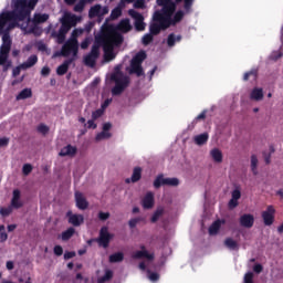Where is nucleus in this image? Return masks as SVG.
Here are the masks:
<instances>
[{
    "label": "nucleus",
    "instance_id": "nucleus-1",
    "mask_svg": "<svg viewBox=\"0 0 283 283\" xmlns=\"http://www.w3.org/2000/svg\"><path fill=\"white\" fill-rule=\"evenodd\" d=\"M70 54H73V57L65 60L60 66L56 69L57 76H65L67 74V70H70V64L74 63V56L78 55V40L76 39V30L72 32V38H70L62 46L60 53H56V56L67 57Z\"/></svg>",
    "mask_w": 283,
    "mask_h": 283
},
{
    "label": "nucleus",
    "instance_id": "nucleus-2",
    "mask_svg": "<svg viewBox=\"0 0 283 283\" xmlns=\"http://www.w3.org/2000/svg\"><path fill=\"white\" fill-rule=\"evenodd\" d=\"M36 3H39V0H17L14 2V10L20 14V21H25L28 19V22L32 21V18L30 15L32 14V10L36 8Z\"/></svg>",
    "mask_w": 283,
    "mask_h": 283
},
{
    "label": "nucleus",
    "instance_id": "nucleus-3",
    "mask_svg": "<svg viewBox=\"0 0 283 283\" xmlns=\"http://www.w3.org/2000/svg\"><path fill=\"white\" fill-rule=\"evenodd\" d=\"M111 81L115 83V86L112 88L113 96H120L129 87V76L123 74L120 71L114 72L111 75Z\"/></svg>",
    "mask_w": 283,
    "mask_h": 283
},
{
    "label": "nucleus",
    "instance_id": "nucleus-4",
    "mask_svg": "<svg viewBox=\"0 0 283 283\" xmlns=\"http://www.w3.org/2000/svg\"><path fill=\"white\" fill-rule=\"evenodd\" d=\"M147 59V53L145 51H139L130 61L129 74H136V76H145V71L143 70V61Z\"/></svg>",
    "mask_w": 283,
    "mask_h": 283
},
{
    "label": "nucleus",
    "instance_id": "nucleus-5",
    "mask_svg": "<svg viewBox=\"0 0 283 283\" xmlns=\"http://www.w3.org/2000/svg\"><path fill=\"white\" fill-rule=\"evenodd\" d=\"M153 21H155V23L149 25V32L153 36L160 34L161 30H167L169 28L166 27L165 15L158 11H155Z\"/></svg>",
    "mask_w": 283,
    "mask_h": 283
},
{
    "label": "nucleus",
    "instance_id": "nucleus-6",
    "mask_svg": "<svg viewBox=\"0 0 283 283\" xmlns=\"http://www.w3.org/2000/svg\"><path fill=\"white\" fill-rule=\"evenodd\" d=\"M164 14V23H166V28H171V25H178L182 19H185V11L178 10L177 12H171L170 14Z\"/></svg>",
    "mask_w": 283,
    "mask_h": 283
},
{
    "label": "nucleus",
    "instance_id": "nucleus-7",
    "mask_svg": "<svg viewBox=\"0 0 283 283\" xmlns=\"http://www.w3.org/2000/svg\"><path fill=\"white\" fill-rule=\"evenodd\" d=\"M180 185V180L176 177L174 178H165L164 175H158L154 181L155 189H160L163 186L167 187H178Z\"/></svg>",
    "mask_w": 283,
    "mask_h": 283
},
{
    "label": "nucleus",
    "instance_id": "nucleus-8",
    "mask_svg": "<svg viewBox=\"0 0 283 283\" xmlns=\"http://www.w3.org/2000/svg\"><path fill=\"white\" fill-rule=\"evenodd\" d=\"M101 56V44H93L91 52L84 57V64L88 67H94L96 61Z\"/></svg>",
    "mask_w": 283,
    "mask_h": 283
},
{
    "label": "nucleus",
    "instance_id": "nucleus-9",
    "mask_svg": "<svg viewBox=\"0 0 283 283\" xmlns=\"http://www.w3.org/2000/svg\"><path fill=\"white\" fill-rule=\"evenodd\" d=\"M128 14L129 17H132V19H134V25H135V30L137 32H144L145 28H147V24L145 23V17L142 15L140 12L130 9L128 10Z\"/></svg>",
    "mask_w": 283,
    "mask_h": 283
},
{
    "label": "nucleus",
    "instance_id": "nucleus-10",
    "mask_svg": "<svg viewBox=\"0 0 283 283\" xmlns=\"http://www.w3.org/2000/svg\"><path fill=\"white\" fill-rule=\"evenodd\" d=\"M21 13H17V9L13 8L11 12H6L0 14V30H3L6 28V23L8 21H21Z\"/></svg>",
    "mask_w": 283,
    "mask_h": 283
},
{
    "label": "nucleus",
    "instance_id": "nucleus-11",
    "mask_svg": "<svg viewBox=\"0 0 283 283\" xmlns=\"http://www.w3.org/2000/svg\"><path fill=\"white\" fill-rule=\"evenodd\" d=\"M114 238V234L109 233V230L107 227H102L99 230V238L97 240L98 244L103 247L104 249H107L109 247V242H112Z\"/></svg>",
    "mask_w": 283,
    "mask_h": 283
},
{
    "label": "nucleus",
    "instance_id": "nucleus-12",
    "mask_svg": "<svg viewBox=\"0 0 283 283\" xmlns=\"http://www.w3.org/2000/svg\"><path fill=\"white\" fill-rule=\"evenodd\" d=\"M261 218L265 227H271L275 222V207L268 206L266 210L261 213Z\"/></svg>",
    "mask_w": 283,
    "mask_h": 283
},
{
    "label": "nucleus",
    "instance_id": "nucleus-13",
    "mask_svg": "<svg viewBox=\"0 0 283 283\" xmlns=\"http://www.w3.org/2000/svg\"><path fill=\"white\" fill-rule=\"evenodd\" d=\"M72 25H74V17L72 15L64 17V19L62 20V24L59 29V32L67 34L70 30H72Z\"/></svg>",
    "mask_w": 283,
    "mask_h": 283
},
{
    "label": "nucleus",
    "instance_id": "nucleus-14",
    "mask_svg": "<svg viewBox=\"0 0 283 283\" xmlns=\"http://www.w3.org/2000/svg\"><path fill=\"white\" fill-rule=\"evenodd\" d=\"M99 43L103 45L104 52H113L114 51V44L112 41V36L109 35H102L99 38Z\"/></svg>",
    "mask_w": 283,
    "mask_h": 283
},
{
    "label": "nucleus",
    "instance_id": "nucleus-15",
    "mask_svg": "<svg viewBox=\"0 0 283 283\" xmlns=\"http://www.w3.org/2000/svg\"><path fill=\"white\" fill-rule=\"evenodd\" d=\"M239 222L244 229H251L255 224V218L253 214H243L240 217Z\"/></svg>",
    "mask_w": 283,
    "mask_h": 283
},
{
    "label": "nucleus",
    "instance_id": "nucleus-16",
    "mask_svg": "<svg viewBox=\"0 0 283 283\" xmlns=\"http://www.w3.org/2000/svg\"><path fill=\"white\" fill-rule=\"evenodd\" d=\"M66 216L69 218L70 224H73V227H81V224L85 222V218L83 217V214H72V212L69 211Z\"/></svg>",
    "mask_w": 283,
    "mask_h": 283
},
{
    "label": "nucleus",
    "instance_id": "nucleus-17",
    "mask_svg": "<svg viewBox=\"0 0 283 283\" xmlns=\"http://www.w3.org/2000/svg\"><path fill=\"white\" fill-rule=\"evenodd\" d=\"M75 202H76L77 209H81L82 211H85V209L90 207L87 199H85V197H83V193L81 192H75Z\"/></svg>",
    "mask_w": 283,
    "mask_h": 283
},
{
    "label": "nucleus",
    "instance_id": "nucleus-18",
    "mask_svg": "<svg viewBox=\"0 0 283 283\" xmlns=\"http://www.w3.org/2000/svg\"><path fill=\"white\" fill-rule=\"evenodd\" d=\"M11 207L13 209H21V207H23V202L21 201V190L19 189L13 190Z\"/></svg>",
    "mask_w": 283,
    "mask_h": 283
},
{
    "label": "nucleus",
    "instance_id": "nucleus-19",
    "mask_svg": "<svg viewBox=\"0 0 283 283\" xmlns=\"http://www.w3.org/2000/svg\"><path fill=\"white\" fill-rule=\"evenodd\" d=\"M140 251H136L133 254L134 260H143V258H146V260H154V254H149L147 250H145V245L140 247Z\"/></svg>",
    "mask_w": 283,
    "mask_h": 283
},
{
    "label": "nucleus",
    "instance_id": "nucleus-20",
    "mask_svg": "<svg viewBox=\"0 0 283 283\" xmlns=\"http://www.w3.org/2000/svg\"><path fill=\"white\" fill-rule=\"evenodd\" d=\"M50 19V14L48 13H34L33 19L30 20L33 22V25H41V23H45Z\"/></svg>",
    "mask_w": 283,
    "mask_h": 283
},
{
    "label": "nucleus",
    "instance_id": "nucleus-21",
    "mask_svg": "<svg viewBox=\"0 0 283 283\" xmlns=\"http://www.w3.org/2000/svg\"><path fill=\"white\" fill-rule=\"evenodd\" d=\"M154 202V192H147L142 200V205L145 209H153Z\"/></svg>",
    "mask_w": 283,
    "mask_h": 283
},
{
    "label": "nucleus",
    "instance_id": "nucleus-22",
    "mask_svg": "<svg viewBox=\"0 0 283 283\" xmlns=\"http://www.w3.org/2000/svg\"><path fill=\"white\" fill-rule=\"evenodd\" d=\"M195 145L202 147V145H207L209 142V133H202L193 137Z\"/></svg>",
    "mask_w": 283,
    "mask_h": 283
},
{
    "label": "nucleus",
    "instance_id": "nucleus-23",
    "mask_svg": "<svg viewBox=\"0 0 283 283\" xmlns=\"http://www.w3.org/2000/svg\"><path fill=\"white\" fill-rule=\"evenodd\" d=\"M39 63V57L36 55H31L28 57L25 62L21 64L22 70H28L30 67H34Z\"/></svg>",
    "mask_w": 283,
    "mask_h": 283
},
{
    "label": "nucleus",
    "instance_id": "nucleus-24",
    "mask_svg": "<svg viewBox=\"0 0 283 283\" xmlns=\"http://www.w3.org/2000/svg\"><path fill=\"white\" fill-rule=\"evenodd\" d=\"M59 156L65 157V156H76V147L72 145H67L61 149L59 153Z\"/></svg>",
    "mask_w": 283,
    "mask_h": 283
},
{
    "label": "nucleus",
    "instance_id": "nucleus-25",
    "mask_svg": "<svg viewBox=\"0 0 283 283\" xmlns=\"http://www.w3.org/2000/svg\"><path fill=\"white\" fill-rule=\"evenodd\" d=\"M251 101H262L264 98V91L262 88L254 87L250 93Z\"/></svg>",
    "mask_w": 283,
    "mask_h": 283
},
{
    "label": "nucleus",
    "instance_id": "nucleus-26",
    "mask_svg": "<svg viewBox=\"0 0 283 283\" xmlns=\"http://www.w3.org/2000/svg\"><path fill=\"white\" fill-rule=\"evenodd\" d=\"M182 41V35H176L175 33H170L167 38L168 48H174L176 43H180Z\"/></svg>",
    "mask_w": 283,
    "mask_h": 283
},
{
    "label": "nucleus",
    "instance_id": "nucleus-27",
    "mask_svg": "<svg viewBox=\"0 0 283 283\" xmlns=\"http://www.w3.org/2000/svg\"><path fill=\"white\" fill-rule=\"evenodd\" d=\"M223 244L230 251H238L240 249V244H238V241L233 240L232 238H227Z\"/></svg>",
    "mask_w": 283,
    "mask_h": 283
},
{
    "label": "nucleus",
    "instance_id": "nucleus-28",
    "mask_svg": "<svg viewBox=\"0 0 283 283\" xmlns=\"http://www.w3.org/2000/svg\"><path fill=\"white\" fill-rule=\"evenodd\" d=\"M102 10H103V7L101 4H95L91 7L88 11L90 19H96V17H101Z\"/></svg>",
    "mask_w": 283,
    "mask_h": 283
},
{
    "label": "nucleus",
    "instance_id": "nucleus-29",
    "mask_svg": "<svg viewBox=\"0 0 283 283\" xmlns=\"http://www.w3.org/2000/svg\"><path fill=\"white\" fill-rule=\"evenodd\" d=\"M125 260V254L123 252H116L109 255L108 262L111 264H116L118 262H123Z\"/></svg>",
    "mask_w": 283,
    "mask_h": 283
},
{
    "label": "nucleus",
    "instance_id": "nucleus-30",
    "mask_svg": "<svg viewBox=\"0 0 283 283\" xmlns=\"http://www.w3.org/2000/svg\"><path fill=\"white\" fill-rule=\"evenodd\" d=\"M25 98H32V88L22 90L15 97L17 101H25Z\"/></svg>",
    "mask_w": 283,
    "mask_h": 283
},
{
    "label": "nucleus",
    "instance_id": "nucleus-31",
    "mask_svg": "<svg viewBox=\"0 0 283 283\" xmlns=\"http://www.w3.org/2000/svg\"><path fill=\"white\" fill-rule=\"evenodd\" d=\"M210 156L214 163H222V150L219 148H213L210 151Z\"/></svg>",
    "mask_w": 283,
    "mask_h": 283
},
{
    "label": "nucleus",
    "instance_id": "nucleus-32",
    "mask_svg": "<svg viewBox=\"0 0 283 283\" xmlns=\"http://www.w3.org/2000/svg\"><path fill=\"white\" fill-rule=\"evenodd\" d=\"M117 28L120 32H129L132 30V23L129 22V19H124L118 23Z\"/></svg>",
    "mask_w": 283,
    "mask_h": 283
},
{
    "label": "nucleus",
    "instance_id": "nucleus-33",
    "mask_svg": "<svg viewBox=\"0 0 283 283\" xmlns=\"http://www.w3.org/2000/svg\"><path fill=\"white\" fill-rule=\"evenodd\" d=\"M143 178V168L135 167L130 177L132 182H138Z\"/></svg>",
    "mask_w": 283,
    "mask_h": 283
},
{
    "label": "nucleus",
    "instance_id": "nucleus-34",
    "mask_svg": "<svg viewBox=\"0 0 283 283\" xmlns=\"http://www.w3.org/2000/svg\"><path fill=\"white\" fill-rule=\"evenodd\" d=\"M74 233H76V230L71 227L62 232L61 239L63 240V242H67V240H71Z\"/></svg>",
    "mask_w": 283,
    "mask_h": 283
},
{
    "label": "nucleus",
    "instance_id": "nucleus-35",
    "mask_svg": "<svg viewBox=\"0 0 283 283\" xmlns=\"http://www.w3.org/2000/svg\"><path fill=\"white\" fill-rule=\"evenodd\" d=\"M220 227H222V221L217 220L209 227V234L216 235L220 231Z\"/></svg>",
    "mask_w": 283,
    "mask_h": 283
},
{
    "label": "nucleus",
    "instance_id": "nucleus-36",
    "mask_svg": "<svg viewBox=\"0 0 283 283\" xmlns=\"http://www.w3.org/2000/svg\"><path fill=\"white\" fill-rule=\"evenodd\" d=\"M165 213V208L159 207L156 209V211L154 212L153 217L150 218V222L156 223L158 222V220H160V218L164 216Z\"/></svg>",
    "mask_w": 283,
    "mask_h": 283
},
{
    "label": "nucleus",
    "instance_id": "nucleus-37",
    "mask_svg": "<svg viewBox=\"0 0 283 283\" xmlns=\"http://www.w3.org/2000/svg\"><path fill=\"white\" fill-rule=\"evenodd\" d=\"M27 34H34V36H41L43 34V29L39 27V24H34L33 27L29 28Z\"/></svg>",
    "mask_w": 283,
    "mask_h": 283
},
{
    "label": "nucleus",
    "instance_id": "nucleus-38",
    "mask_svg": "<svg viewBox=\"0 0 283 283\" xmlns=\"http://www.w3.org/2000/svg\"><path fill=\"white\" fill-rule=\"evenodd\" d=\"M112 277H114V272L112 270H106L105 274L97 279V283L109 282V280H112Z\"/></svg>",
    "mask_w": 283,
    "mask_h": 283
},
{
    "label": "nucleus",
    "instance_id": "nucleus-39",
    "mask_svg": "<svg viewBox=\"0 0 283 283\" xmlns=\"http://www.w3.org/2000/svg\"><path fill=\"white\" fill-rule=\"evenodd\" d=\"M252 78V81H258V70L252 69L251 71L244 73L243 81H249Z\"/></svg>",
    "mask_w": 283,
    "mask_h": 283
},
{
    "label": "nucleus",
    "instance_id": "nucleus-40",
    "mask_svg": "<svg viewBox=\"0 0 283 283\" xmlns=\"http://www.w3.org/2000/svg\"><path fill=\"white\" fill-rule=\"evenodd\" d=\"M251 171L254 176H258V156H251Z\"/></svg>",
    "mask_w": 283,
    "mask_h": 283
},
{
    "label": "nucleus",
    "instance_id": "nucleus-41",
    "mask_svg": "<svg viewBox=\"0 0 283 283\" xmlns=\"http://www.w3.org/2000/svg\"><path fill=\"white\" fill-rule=\"evenodd\" d=\"M184 1V10H186V12H189V10H191V8L193 7V1L196 0H176V3H182Z\"/></svg>",
    "mask_w": 283,
    "mask_h": 283
},
{
    "label": "nucleus",
    "instance_id": "nucleus-42",
    "mask_svg": "<svg viewBox=\"0 0 283 283\" xmlns=\"http://www.w3.org/2000/svg\"><path fill=\"white\" fill-rule=\"evenodd\" d=\"M107 138H112V133L103 130L99 134L96 135L95 139L98 140H105Z\"/></svg>",
    "mask_w": 283,
    "mask_h": 283
},
{
    "label": "nucleus",
    "instance_id": "nucleus-43",
    "mask_svg": "<svg viewBox=\"0 0 283 283\" xmlns=\"http://www.w3.org/2000/svg\"><path fill=\"white\" fill-rule=\"evenodd\" d=\"M12 46L10 45H7V44H2L1 48H0V54L2 56H6L8 59V56L10 55V50H11Z\"/></svg>",
    "mask_w": 283,
    "mask_h": 283
},
{
    "label": "nucleus",
    "instance_id": "nucleus-44",
    "mask_svg": "<svg viewBox=\"0 0 283 283\" xmlns=\"http://www.w3.org/2000/svg\"><path fill=\"white\" fill-rule=\"evenodd\" d=\"M147 274H148V280H150V282H158V280H160V274L156 272H151V270H147Z\"/></svg>",
    "mask_w": 283,
    "mask_h": 283
},
{
    "label": "nucleus",
    "instance_id": "nucleus-45",
    "mask_svg": "<svg viewBox=\"0 0 283 283\" xmlns=\"http://www.w3.org/2000/svg\"><path fill=\"white\" fill-rule=\"evenodd\" d=\"M2 45L12 46V39L10 38V33L4 32L2 35Z\"/></svg>",
    "mask_w": 283,
    "mask_h": 283
},
{
    "label": "nucleus",
    "instance_id": "nucleus-46",
    "mask_svg": "<svg viewBox=\"0 0 283 283\" xmlns=\"http://www.w3.org/2000/svg\"><path fill=\"white\" fill-rule=\"evenodd\" d=\"M151 41H154V35L151 33H146L142 39L143 45H149Z\"/></svg>",
    "mask_w": 283,
    "mask_h": 283
},
{
    "label": "nucleus",
    "instance_id": "nucleus-47",
    "mask_svg": "<svg viewBox=\"0 0 283 283\" xmlns=\"http://www.w3.org/2000/svg\"><path fill=\"white\" fill-rule=\"evenodd\" d=\"M85 0H80L75 6H74V12H83L85 10Z\"/></svg>",
    "mask_w": 283,
    "mask_h": 283
},
{
    "label": "nucleus",
    "instance_id": "nucleus-48",
    "mask_svg": "<svg viewBox=\"0 0 283 283\" xmlns=\"http://www.w3.org/2000/svg\"><path fill=\"white\" fill-rule=\"evenodd\" d=\"M109 36L114 45H120V43H123V35L117 34V35H109Z\"/></svg>",
    "mask_w": 283,
    "mask_h": 283
},
{
    "label": "nucleus",
    "instance_id": "nucleus-49",
    "mask_svg": "<svg viewBox=\"0 0 283 283\" xmlns=\"http://www.w3.org/2000/svg\"><path fill=\"white\" fill-rule=\"evenodd\" d=\"M10 213H12V207L0 208V216H2V218H8Z\"/></svg>",
    "mask_w": 283,
    "mask_h": 283
},
{
    "label": "nucleus",
    "instance_id": "nucleus-50",
    "mask_svg": "<svg viewBox=\"0 0 283 283\" xmlns=\"http://www.w3.org/2000/svg\"><path fill=\"white\" fill-rule=\"evenodd\" d=\"M22 174L24 176H30V174H32V166L30 164H24L22 167Z\"/></svg>",
    "mask_w": 283,
    "mask_h": 283
},
{
    "label": "nucleus",
    "instance_id": "nucleus-51",
    "mask_svg": "<svg viewBox=\"0 0 283 283\" xmlns=\"http://www.w3.org/2000/svg\"><path fill=\"white\" fill-rule=\"evenodd\" d=\"M104 59L105 61H114V59H116V54H114V51H106L104 52Z\"/></svg>",
    "mask_w": 283,
    "mask_h": 283
},
{
    "label": "nucleus",
    "instance_id": "nucleus-52",
    "mask_svg": "<svg viewBox=\"0 0 283 283\" xmlns=\"http://www.w3.org/2000/svg\"><path fill=\"white\" fill-rule=\"evenodd\" d=\"M38 132L45 136V134H48V132H50V127H48L45 124H40L38 126Z\"/></svg>",
    "mask_w": 283,
    "mask_h": 283
},
{
    "label": "nucleus",
    "instance_id": "nucleus-53",
    "mask_svg": "<svg viewBox=\"0 0 283 283\" xmlns=\"http://www.w3.org/2000/svg\"><path fill=\"white\" fill-rule=\"evenodd\" d=\"M103 116V109L98 108L92 113V119L93 120H98Z\"/></svg>",
    "mask_w": 283,
    "mask_h": 283
},
{
    "label": "nucleus",
    "instance_id": "nucleus-54",
    "mask_svg": "<svg viewBox=\"0 0 283 283\" xmlns=\"http://www.w3.org/2000/svg\"><path fill=\"white\" fill-rule=\"evenodd\" d=\"M140 222V218H133L128 221V227L130 229H136V226Z\"/></svg>",
    "mask_w": 283,
    "mask_h": 283
},
{
    "label": "nucleus",
    "instance_id": "nucleus-55",
    "mask_svg": "<svg viewBox=\"0 0 283 283\" xmlns=\"http://www.w3.org/2000/svg\"><path fill=\"white\" fill-rule=\"evenodd\" d=\"M67 33H63L61 31L57 32L56 36H57V43L61 45L63 43H65V36Z\"/></svg>",
    "mask_w": 283,
    "mask_h": 283
},
{
    "label": "nucleus",
    "instance_id": "nucleus-56",
    "mask_svg": "<svg viewBox=\"0 0 283 283\" xmlns=\"http://www.w3.org/2000/svg\"><path fill=\"white\" fill-rule=\"evenodd\" d=\"M53 253H54V255H57V256L63 255V247L55 245L54 249H53Z\"/></svg>",
    "mask_w": 283,
    "mask_h": 283
},
{
    "label": "nucleus",
    "instance_id": "nucleus-57",
    "mask_svg": "<svg viewBox=\"0 0 283 283\" xmlns=\"http://www.w3.org/2000/svg\"><path fill=\"white\" fill-rule=\"evenodd\" d=\"M123 14V11L120 9H114L111 13L112 19H118Z\"/></svg>",
    "mask_w": 283,
    "mask_h": 283
},
{
    "label": "nucleus",
    "instance_id": "nucleus-58",
    "mask_svg": "<svg viewBox=\"0 0 283 283\" xmlns=\"http://www.w3.org/2000/svg\"><path fill=\"white\" fill-rule=\"evenodd\" d=\"M98 219L102 220L103 222H105V220H109V212H103L101 211L98 213Z\"/></svg>",
    "mask_w": 283,
    "mask_h": 283
},
{
    "label": "nucleus",
    "instance_id": "nucleus-59",
    "mask_svg": "<svg viewBox=\"0 0 283 283\" xmlns=\"http://www.w3.org/2000/svg\"><path fill=\"white\" fill-rule=\"evenodd\" d=\"M95 119H88L86 123V127L87 129H96L98 126L96 125V123H94Z\"/></svg>",
    "mask_w": 283,
    "mask_h": 283
},
{
    "label": "nucleus",
    "instance_id": "nucleus-60",
    "mask_svg": "<svg viewBox=\"0 0 283 283\" xmlns=\"http://www.w3.org/2000/svg\"><path fill=\"white\" fill-rule=\"evenodd\" d=\"M239 198H242V192H240V190H238V189L233 190L232 199L238 201Z\"/></svg>",
    "mask_w": 283,
    "mask_h": 283
},
{
    "label": "nucleus",
    "instance_id": "nucleus-61",
    "mask_svg": "<svg viewBox=\"0 0 283 283\" xmlns=\"http://www.w3.org/2000/svg\"><path fill=\"white\" fill-rule=\"evenodd\" d=\"M72 258H76V252L71 251L64 253V260H72Z\"/></svg>",
    "mask_w": 283,
    "mask_h": 283
},
{
    "label": "nucleus",
    "instance_id": "nucleus-62",
    "mask_svg": "<svg viewBox=\"0 0 283 283\" xmlns=\"http://www.w3.org/2000/svg\"><path fill=\"white\" fill-rule=\"evenodd\" d=\"M253 271H254V273H262V271H264V268L262 266V264L256 263V264L253 266Z\"/></svg>",
    "mask_w": 283,
    "mask_h": 283
},
{
    "label": "nucleus",
    "instance_id": "nucleus-63",
    "mask_svg": "<svg viewBox=\"0 0 283 283\" xmlns=\"http://www.w3.org/2000/svg\"><path fill=\"white\" fill-rule=\"evenodd\" d=\"M134 8H145V0H136Z\"/></svg>",
    "mask_w": 283,
    "mask_h": 283
},
{
    "label": "nucleus",
    "instance_id": "nucleus-64",
    "mask_svg": "<svg viewBox=\"0 0 283 283\" xmlns=\"http://www.w3.org/2000/svg\"><path fill=\"white\" fill-rule=\"evenodd\" d=\"M42 76H50V67L49 66H43L41 70Z\"/></svg>",
    "mask_w": 283,
    "mask_h": 283
}]
</instances>
